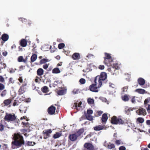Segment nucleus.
<instances>
[{
    "label": "nucleus",
    "mask_w": 150,
    "mask_h": 150,
    "mask_svg": "<svg viewBox=\"0 0 150 150\" xmlns=\"http://www.w3.org/2000/svg\"><path fill=\"white\" fill-rule=\"evenodd\" d=\"M25 66L21 65L19 67V70L21 71L24 69Z\"/></svg>",
    "instance_id": "obj_59"
},
{
    "label": "nucleus",
    "mask_w": 150,
    "mask_h": 150,
    "mask_svg": "<svg viewBox=\"0 0 150 150\" xmlns=\"http://www.w3.org/2000/svg\"><path fill=\"white\" fill-rule=\"evenodd\" d=\"M65 46V44L64 43H60L58 45V48L59 49H61L64 47Z\"/></svg>",
    "instance_id": "obj_42"
},
{
    "label": "nucleus",
    "mask_w": 150,
    "mask_h": 150,
    "mask_svg": "<svg viewBox=\"0 0 150 150\" xmlns=\"http://www.w3.org/2000/svg\"><path fill=\"white\" fill-rule=\"evenodd\" d=\"M27 109V107L24 105H21L20 106V109H19V110L21 113H25Z\"/></svg>",
    "instance_id": "obj_18"
},
{
    "label": "nucleus",
    "mask_w": 150,
    "mask_h": 150,
    "mask_svg": "<svg viewBox=\"0 0 150 150\" xmlns=\"http://www.w3.org/2000/svg\"><path fill=\"white\" fill-rule=\"evenodd\" d=\"M5 86L4 84L1 83H0V90H2L4 89Z\"/></svg>",
    "instance_id": "obj_48"
},
{
    "label": "nucleus",
    "mask_w": 150,
    "mask_h": 150,
    "mask_svg": "<svg viewBox=\"0 0 150 150\" xmlns=\"http://www.w3.org/2000/svg\"><path fill=\"white\" fill-rule=\"evenodd\" d=\"M85 115L86 119L91 121H92L93 120V119L92 116L87 114H85Z\"/></svg>",
    "instance_id": "obj_34"
},
{
    "label": "nucleus",
    "mask_w": 150,
    "mask_h": 150,
    "mask_svg": "<svg viewBox=\"0 0 150 150\" xmlns=\"http://www.w3.org/2000/svg\"><path fill=\"white\" fill-rule=\"evenodd\" d=\"M136 112L139 115L144 116L146 115V110L143 108H141L137 110Z\"/></svg>",
    "instance_id": "obj_13"
},
{
    "label": "nucleus",
    "mask_w": 150,
    "mask_h": 150,
    "mask_svg": "<svg viewBox=\"0 0 150 150\" xmlns=\"http://www.w3.org/2000/svg\"><path fill=\"white\" fill-rule=\"evenodd\" d=\"M61 89L58 91L57 92V94L59 95H63L65 94L67 92V89L65 88H61Z\"/></svg>",
    "instance_id": "obj_16"
},
{
    "label": "nucleus",
    "mask_w": 150,
    "mask_h": 150,
    "mask_svg": "<svg viewBox=\"0 0 150 150\" xmlns=\"http://www.w3.org/2000/svg\"><path fill=\"white\" fill-rule=\"evenodd\" d=\"M18 80L21 83H23V79L22 77H20Z\"/></svg>",
    "instance_id": "obj_60"
},
{
    "label": "nucleus",
    "mask_w": 150,
    "mask_h": 150,
    "mask_svg": "<svg viewBox=\"0 0 150 150\" xmlns=\"http://www.w3.org/2000/svg\"><path fill=\"white\" fill-rule=\"evenodd\" d=\"M72 108H74L77 109V103H75L73 105Z\"/></svg>",
    "instance_id": "obj_54"
},
{
    "label": "nucleus",
    "mask_w": 150,
    "mask_h": 150,
    "mask_svg": "<svg viewBox=\"0 0 150 150\" xmlns=\"http://www.w3.org/2000/svg\"><path fill=\"white\" fill-rule=\"evenodd\" d=\"M52 131L51 129H45L42 132L43 135V138L46 139L50 137V134L52 133Z\"/></svg>",
    "instance_id": "obj_9"
},
{
    "label": "nucleus",
    "mask_w": 150,
    "mask_h": 150,
    "mask_svg": "<svg viewBox=\"0 0 150 150\" xmlns=\"http://www.w3.org/2000/svg\"><path fill=\"white\" fill-rule=\"evenodd\" d=\"M87 113H86L85 112L84 113L85 114H87L91 115L93 113V111L92 110L90 109H88L87 110Z\"/></svg>",
    "instance_id": "obj_43"
},
{
    "label": "nucleus",
    "mask_w": 150,
    "mask_h": 150,
    "mask_svg": "<svg viewBox=\"0 0 150 150\" xmlns=\"http://www.w3.org/2000/svg\"><path fill=\"white\" fill-rule=\"evenodd\" d=\"M15 121V125H18L19 124V122H20V121L19 120H17L16 119V120Z\"/></svg>",
    "instance_id": "obj_58"
},
{
    "label": "nucleus",
    "mask_w": 150,
    "mask_h": 150,
    "mask_svg": "<svg viewBox=\"0 0 150 150\" xmlns=\"http://www.w3.org/2000/svg\"><path fill=\"white\" fill-rule=\"evenodd\" d=\"M135 98V96H132V97L131 101L133 103H136V101Z\"/></svg>",
    "instance_id": "obj_49"
},
{
    "label": "nucleus",
    "mask_w": 150,
    "mask_h": 150,
    "mask_svg": "<svg viewBox=\"0 0 150 150\" xmlns=\"http://www.w3.org/2000/svg\"><path fill=\"white\" fill-rule=\"evenodd\" d=\"M132 110L131 108H125V113L127 114H129V112Z\"/></svg>",
    "instance_id": "obj_39"
},
{
    "label": "nucleus",
    "mask_w": 150,
    "mask_h": 150,
    "mask_svg": "<svg viewBox=\"0 0 150 150\" xmlns=\"http://www.w3.org/2000/svg\"><path fill=\"white\" fill-rule=\"evenodd\" d=\"M105 57H104L103 63L107 66H110L112 64L113 61L110 56V54L107 53H105Z\"/></svg>",
    "instance_id": "obj_4"
},
{
    "label": "nucleus",
    "mask_w": 150,
    "mask_h": 150,
    "mask_svg": "<svg viewBox=\"0 0 150 150\" xmlns=\"http://www.w3.org/2000/svg\"><path fill=\"white\" fill-rule=\"evenodd\" d=\"M27 82L24 81L20 86L18 91V94L21 95L25 93L27 89Z\"/></svg>",
    "instance_id": "obj_7"
},
{
    "label": "nucleus",
    "mask_w": 150,
    "mask_h": 150,
    "mask_svg": "<svg viewBox=\"0 0 150 150\" xmlns=\"http://www.w3.org/2000/svg\"><path fill=\"white\" fill-rule=\"evenodd\" d=\"M121 140H116L115 142V143L117 145H119L121 144Z\"/></svg>",
    "instance_id": "obj_50"
},
{
    "label": "nucleus",
    "mask_w": 150,
    "mask_h": 150,
    "mask_svg": "<svg viewBox=\"0 0 150 150\" xmlns=\"http://www.w3.org/2000/svg\"><path fill=\"white\" fill-rule=\"evenodd\" d=\"M1 39L4 42L7 41L9 39V36L6 34H3L1 37Z\"/></svg>",
    "instance_id": "obj_20"
},
{
    "label": "nucleus",
    "mask_w": 150,
    "mask_h": 150,
    "mask_svg": "<svg viewBox=\"0 0 150 150\" xmlns=\"http://www.w3.org/2000/svg\"><path fill=\"white\" fill-rule=\"evenodd\" d=\"M144 121V119L143 118L139 117L137 119V124L143 123Z\"/></svg>",
    "instance_id": "obj_31"
},
{
    "label": "nucleus",
    "mask_w": 150,
    "mask_h": 150,
    "mask_svg": "<svg viewBox=\"0 0 150 150\" xmlns=\"http://www.w3.org/2000/svg\"><path fill=\"white\" fill-rule=\"evenodd\" d=\"M27 44V41L25 39H23L20 41V44L22 47H25L26 46Z\"/></svg>",
    "instance_id": "obj_22"
},
{
    "label": "nucleus",
    "mask_w": 150,
    "mask_h": 150,
    "mask_svg": "<svg viewBox=\"0 0 150 150\" xmlns=\"http://www.w3.org/2000/svg\"><path fill=\"white\" fill-rule=\"evenodd\" d=\"M72 92L74 94H78L80 93L79 90L77 88H74L72 91Z\"/></svg>",
    "instance_id": "obj_36"
},
{
    "label": "nucleus",
    "mask_w": 150,
    "mask_h": 150,
    "mask_svg": "<svg viewBox=\"0 0 150 150\" xmlns=\"http://www.w3.org/2000/svg\"><path fill=\"white\" fill-rule=\"evenodd\" d=\"M97 81H96V83H93L91 85H90L89 87V89L91 91L95 92H98L99 90L98 89V88H99L98 87V86H97Z\"/></svg>",
    "instance_id": "obj_8"
},
{
    "label": "nucleus",
    "mask_w": 150,
    "mask_h": 150,
    "mask_svg": "<svg viewBox=\"0 0 150 150\" xmlns=\"http://www.w3.org/2000/svg\"><path fill=\"white\" fill-rule=\"evenodd\" d=\"M19 105L18 101L17 100H14V101L13 103V106H15L16 105Z\"/></svg>",
    "instance_id": "obj_44"
},
{
    "label": "nucleus",
    "mask_w": 150,
    "mask_h": 150,
    "mask_svg": "<svg viewBox=\"0 0 150 150\" xmlns=\"http://www.w3.org/2000/svg\"><path fill=\"white\" fill-rule=\"evenodd\" d=\"M108 66L110 67L108 68V70L113 75H116L118 72V69H120L119 64L117 63L113 62L112 64Z\"/></svg>",
    "instance_id": "obj_3"
},
{
    "label": "nucleus",
    "mask_w": 150,
    "mask_h": 150,
    "mask_svg": "<svg viewBox=\"0 0 150 150\" xmlns=\"http://www.w3.org/2000/svg\"><path fill=\"white\" fill-rule=\"evenodd\" d=\"M137 81L139 84L141 86L143 85L145 83L144 79L141 78H139Z\"/></svg>",
    "instance_id": "obj_24"
},
{
    "label": "nucleus",
    "mask_w": 150,
    "mask_h": 150,
    "mask_svg": "<svg viewBox=\"0 0 150 150\" xmlns=\"http://www.w3.org/2000/svg\"><path fill=\"white\" fill-rule=\"evenodd\" d=\"M105 67L104 65H100L98 67V68L101 70L103 69H104Z\"/></svg>",
    "instance_id": "obj_56"
},
{
    "label": "nucleus",
    "mask_w": 150,
    "mask_h": 150,
    "mask_svg": "<svg viewBox=\"0 0 150 150\" xmlns=\"http://www.w3.org/2000/svg\"><path fill=\"white\" fill-rule=\"evenodd\" d=\"M130 96L127 94H125L121 96L122 100L125 102L128 101L129 100Z\"/></svg>",
    "instance_id": "obj_21"
},
{
    "label": "nucleus",
    "mask_w": 150,
    "mask_h": 150,
    "mask_svg": "<svg viewBox=\"0 0 150 150\" xmlns=\"http://www.w3.org/2000/svg\"><path fill=\"white\" fill-rule=\"evenodd\" d=\"M4 129V126L1 124H0V131H2Z\"/></svg>",
    "instance_id": "obj_57"
},
{
    "label": "nucleus",
    "mask_w": 150,
    "mask_h": 150,
    "mask_svg": "<svg viewBox=\"0 0 150 150\" xmlns=\"http://www.w3.org/2000/svg\"><path fill=\"white\" fill-rule=\"evenodd\" d=\"M61 135V134L59 132H56L53 136V138L54 139H56L60 137Z\"/></svg>",
    "instance_id": "obj_33"
},
{
    "label": "nucleus",
    "mask_w": 150,
    "mask_h": 150,
    "mask_svg": "<svg viewBox=\"0 0 150 150\" xmlns=\"http://www.w3.org/2000/svg\"><path fill=\"white\" fill-rule=\"evenodd\" d=\"M111 123L114 125H123L125 122L121 119L118 118L116 116H114L111 118Z\"/></svg>",
    "instance_id": "obj_5"
},
{
    "label": "nucleus",
    "mask_w": 150,
    "mask_h": 150,
    "mask_svg": "<svg viewBox=\"0 0 150 150\" xmlns=\"http://www.w3.org/2000/svg\"><path fill=\"white\" fill-rule=\"evenodd\" d=\"M4 78L1 76H0V82H4Z\"/></svg>",
    "instance_id": "obj_55"
},
{
    "label": "nucleus",
    "mask_w": 150,
    "mask_h": 150,
    "mask_svg": "<svg viewBox=\"0 0 150 150\" xmlns=\"http://www.w3.org/2000/svg\"><path fill=\"white\" fill-rule=\"evenodd\" d=\"M93 55L92 54H88L87 56V57L88 58H90L91 57H93Z\"/></svg>",
    "instance_id": "obj_63"
},
{
    "label": "nucleus",
    "mask_w": 150,
    "mask_h": 150,
    "mask_svg": "<svg viewBox=\"0 0 150 150\" xmlns=\"http://www.w3.org/2000/svg\"><path fill=\"white\" fill-rule=\"evenodd\" d=\"M135 92L140 94H143L144 93H147V92L144 89L142 88L137 89L135 90Z\"/></svg>",
    "instance_id": "obj_19"
},
{
    "label": "nucleus",
    "mask_w": 150,
    "mask_h": 150,
    "mask_svg": "<svg viewBox=\"0 0 150 150\" xmlns=\"http://www.w3.org/2000/svg\"><path fill=\"white\" fill-rule=\"evenodd\" d=\"M119 150H126V148L125 146H121L119 147Z\"/></svg>",
    "instance_id": "obj_53"
},
{
    "label": "nucleus",
    "mask_w": 150,
    "mask_h": 150,
    "mask_svg": "<svg viewBox=\"0 0 150 150\" xmlns=\"http://www.w3.org/2000/svg\"><path fill=\"white\" fill-rule=\"evenodd\" d=\"M12 100V98L7 99L4 101L3 103L5 106H7L11 103Z\"/></svg>",
    "instance_id": "obj_23"
},
{
    "label": "nucleus",
    "mask_w": 150,
    "mask_h": 150,
    "mask_svg": "<svg viewBox=\"0 0 150 150\" xmlns=\"http://www.w3.org/2000/svg\"><path fill=\"white\" fill-rule=\"evenodd\" d=\"M14 82V81L13 80L12 78H10L9 79L8 83H13Z\"/></svg>",
    "instance_id": "obj_46"
},
{
    "label": "nucleus",
    "mask_w": 150,
    "mask_h": 150,
    "mask_svg": "<svg viewBox=\"0 0 150 150\" xmlns=\"http://www.w3.org/2000/svg\"><path fill=\"white\" fill-rule=\"evenodd\" d=\"M86 119L85 115H83L79 119V121H81L82 120H83Z\"/></svg>",
    "instance_id": "obj_51"
},
{
    "label": "nucleus",
    "mask_w": 150,
    "mask_h": 150,
    "mask_svg": "<svg viewBox=\"0 0 150 150\" xmlns=\"http://www.w3.org/2000/svg\"><path fill=\"white\" fill-rule=\"evenodd\" d=\"M7 93V91L6 90H4L1 93V96L3 97L5 96Z\"/></svg>",
    "instance_id": "obj_41"
},
{
    "label": "nucleus",
    "mask_w": 150,
    "mask_h": 150,
    "mask_svg": "<svg viewBox=\"0 0 150 150\" xmlns=\"http://www.w3.org/2000/svg\"><path fill=\"white\" fill-rule=\"evenodd\" d=\"M49 61V60L47 59L46 58L42 59L40 61V64H45V63Z\"/></svg>",
    "instance_id": "obj_32"
},
{
    "label": "nucleus",
    "mask_w": 150,
    "mask_h": 150,
    "mask_svg": "<svg viewBox=\"0 0 150 150\" xmlns=\"http://www.w3.org/2000/svg\"><path fill=\"white\" fill-rule=\"evenodd\" d=\"M108 114L105 113L102 115L101 118V123L103 124H105L108 120V117L107 115Z\"/></svg>",
    "instance_id": "obj_12"
},
{
    "label": "nucleus",
    "mask_w": 150,
    "mask_h": 150,
    "mask_svg": "<svg viewBox=\"0 0 150 150\" xmlns=\"http://www.w3.org/2000/svg\"><path fill=\"white\" fill-rule=\"evenodd\" d=\"M128 88V86H126L123 87L122 89V93H124L127 92Z\"/></svg>",
    "instance_id": "obj_38"
},
{
    "label": "nucleus",
    "mask_w": 150,
    "mask_h": 150,
    "mask_svg": "<svg viewBox=\"0 0 150 150\" xmlns=\"http://www.w3.org/2000/svg\"><path fill=\"white\" fill-rule=\"evenodd\" d=\"M13 141L12 142V146L20 147L24 144L25 142L21 134L18 133H15L13 134Z\"/></svg>",
    "instance_id": "obj_1"
},
{
    "label": "nucleus",
    "mask_w": 150,
    "mask_h": 150,
    "mask_svg": "<svg viewBox=\"0 0 150 150\" xmlns=\"http://www.w3.org/2000/svg\"><path fill=\"white\" fill-rule=\"evenodd\" d=\"M49 64H45L43 66V68L44 69H47L48 68V65Z\"/></svg>",
    "instance_id": "obj_52"
},
{
    "label": "nucleus",
    "mask_w": 150,
    "mask_h": 150,
    "mask_svg": "<svg viewBox=\"0 0 150 150\" xmlns=\"http://www.w3.org/2000/svg\"><path fill=\"white\" fill-rule=\"evenodd\" d=\"M84 129L83 128L79 130L76 133V135L78 136V137L80 136L83 132Z\"/></svg>",
    "instance_id": "obj_27"
},
{
    "label": "nucleus",
    "mask_w": 150,
    "mask_h": 150,
    "mask_svg": "<svg viewBox=\"0 0 150 150\" xmlns=\"http://www.w3.org/2000/svg\"><path fill=\"white\" fill-rule=\"evenodd\" d=\"M8 53L7 51H4L2 52V55L4 56H6L7 54Z\"/></svg>",
    "instance_id": "obj_62"
},
{
    "label": "nucleus",
    "mask_w": 150,
    "mask_h": 150,
    "mask_svg": "<svg viewBox=\"0 0 150 150\" xmlns=\"http://www.w3.org/2000/svg\"><path fill=\"white\" fill-rule=\"evenodd\" d=\"M19 20L21 21H22L23 23V22H25L27 20L26 19L23 18H19Z\"/></svg>",
    "instance_id": "obj_61"
},
{
    "label": "nucleus",
    "mask_w": 150,
    "mask_h": 150,
    "mask_svg": "<svg viewBox=\"0 0 150 150\" xmlns=\"http://www.w3.org/2000/svg\"><path fill=\"white\" fill-rule=\"evenodd\" d=\"M16 116L14 114H12L11 113H6L4 120L7 122L13 121L16 119Z\"/></svg>",
    "instance_id": "obj_6"
},
{
    "label": "nucleus",
    "mask_w": 150,
    "mask_h": 150,
    "mask_svg": "<svg viewBox=\"0 0 150 150\" xmlns=\"http://www.w3.org/2000/svg\"><path fill=\"white\" fill-rule=\"evenodd\" d=\"M56 110V108L52 105L48 108L47 111L49 115H52L55 114Z\"/></svg>",
    "instance_id": "obj_10"
},
{
    "label": "nucleus",
    "mask_w": 150,
    "mask_h": 150,
    "mask_svg": "<svg viewBox=\"0 0 150 150\" xmlns=\"http://www.w3.org/2000/svg\"><path fill=\"white\" fill-rule=\"evenodd\" d=\"M35 144V143L34 142L26 141L25 146H33Z\"/></svg>",
    "instance_id": "obj_26"
},
{
    "label": "nucleus",
    "mask_w": 150,
    "mask_h": 150,
    "mask_svg": "<svg viewBox=\"0 0 150 150\" xmlns=\"http://www.w3.org/2000/svg\"><path fill=\"white\" fill-rule=\"evenodd\" d=\"M71 58L74 60H79L81 58V56L79 53L75 52L72 55Z\"/></svg>",
    "instance_id": "obj_14"
},
{
    "label": "nucleus",
    "mask_w": 150,
    "mask_h": 150,
    "mask_svg": "<svg viewBox=\"0 0 150 150\" xmlns=\"http://www.w3.org/2000/svg\"><path fill=\"white\" fill-rule=\"evenodd\" d=\"M97 112L98 115L99 116H100L103 113V112L101 111H98Z\"/></svg>",
    "instance_id": "obj_64"
},
{
    "label": "nucleus",
    "mask_w": 150,
    "mask_h": 150,
    "mask_svg": "<svg viewBox=\"0 0 150 150\" xmlns=\"http://www.w3.org/2000/svg\"><path fill=\"white\" fill-rule=\"evenodd\" d=\"M79 82L82 84H84L86 82L85 79L83 78H81L79 80Z\"/></svg>",
    "instance_id": "obj_45"
},
{
    "label": "nucleus",
    "mask_w": 150,
    "mask_h": 150,
    "mask_svg": "<svg viewBox=\"0 0 150 150\" xmlns=\"http://www.w3.org/2000/svg\"><path fill=\"white\" fill-rule=\"evenodd\" d=\"M110 144H108L107 146V147L108 149H112L115 148V144H110Z\"/></svg>",
    "instance_id": "obj_35"
},
{
    "label": "nucleus",
    "mask_w": 150,
    "mask_h": 150,
    "mask_svg": "<svg viewBox=\"0 0 150 150\" xmlns=\"http://www.w3.org/2000/svg\"><path fill=\"white\" fill-rule=\"evenodd\" d=\"M107 75L105 72H101L100 75L97 76L94 79V82H98V87L100 88L102 85V81L105 80L107 78Z\"/></svg>",
    "instance_id": "obj_2"
},
{
    "label": "nucleus",
    "mask_w": 150,
    "mask_h": 150,
    "mask_svg": "<svg viewBox=\"0 0 150 150\" xmlns=\"http://www.w3.org/2000/svg\"><path fill=\"white\" fill-rule=\"evenodd\" d=\"M37 58V55L35 54H33L31 57L30 59L31 62H33L35 61Z\"/></svg>",
    "instance_id": "obj_29"
},
{
    "label": "nucleus",
    "mask_w": 150,
    "mask_h": 150,
    "mask_svg": "<svg viewBox=\"0 0 150 150\" xmlns=\"http://www.w3.org/2000/svg\"><path fill=\"white\" fill-rule=\"evenodd\" d=\"M21 124L23 126V127H28L30 126V124L28 122L25 123L23 122H22Z\"/></svg>",
    "instance_id": "obj_37"
},
{
    "label": "nucleus",
    "mask_w": 150,
    "mask_h": 150,
    "mask_svg": "<svg viewBox=\"0 0 150 150\" xmlns=\"http://www.w3.org/2000/svg\"><path fill=\"white\" fill-rule=\"evenodd\" d=\"M106 127H105V125H99L93 127L95 131H99L106 129Z\"/></svg>",
    "instance_id": "obj_15"
},
{
    "label": "nucleus",
    "mask_w": 150,
    "mask_h": 150,
    "mask_svg": "<svg viewBox=\"0 0 150 150\" xmlns=\"http://www.w3.org/2000/svg\"><path fill=\"white\" fill-rule=\"evenodd\" d=\"M69 138L71 141H74L77 139L78 136L76 134H70L69 136Z\"/></svg>",
    "instance_id": "obj_17"
},
{
    "label": "nucleus",
    "mask_w": 150,
    "mask_h": 150,
    "mask_svg": "<svg viewBox=\"0 0 150 150\" xmlns=\"http://www.w3.org/2000/svg\"><path fill=\"white\" fill-rule=\"evenodd\" d=\"M42 91L44 93H46L48 92V88L46 86H45L42 87L41 89Z\"/></svg>",
    "instance_id": "obj_28"
},
{
    "label": "nucleus",
    "mask_w": 150,
    "mask_h": 150,
    "mask_svg": "<svg viewBox=\"0 0 150 150\" xmlns=\"http://www.w3.org/2000/svg\"><path fill=\"white\" fill-rule=\"evenodd\" d=\"M88 103L90 104H93L94 103L93 99L91 98H88L87 100Z\"/></svg>",
    "instance_id": "obj_40"
},
{
    "label": "nucleus",
    "mask_w": 150,
    "mask_h": 150,
    "mask_svg": "<svg viewBox=\"0 0 150 150\" xmlns=\"http://www.w3.org/2000/svg\"><path fill=\"white\" fill-rule=\"evenodd\" d=\"M59 69L57 67L54 68L52 70V73L53 74H58L60 72Z\"/></svg>",
    "instance_id": "obj_30"
},
{
    "label": "nucleus",
    "mask_w": 150,
    "mask_h": 150,
    "mask_svg": "<svg viewBox=\"0 0 150 150\" xmlns=\"http://www.w3.org/2000/svg\"><path fill=\"white\" fill-rule=\"evenodd\" d=\"M44 73L43 70L41 68H39L37 71V74L38 75L41 76Z\"/></svg>",
    "instance_id": "obj_25"
},
{
    "label": "nucleus",
    "mask_w": 150,
    "mask_h": 150,
    "mask_svg": "<svg viewBox=\"0 0 150 150\" xmlns=\"http://www.w3.org/2000/svg\"><path fill=\"white\" fill-rule=\"evenodd\" d=\"M84 147L88 150H95L94 146L90 143H86Z\"/></svg>",
    "instance_id": "obj_11"
},
{
    "label": "nucleus",
    "mask_w": 150,
    "mask_h": 150,
    "mask_svg": "<svg viewBox=\"0 0 150 150\" xmlns=\"http://www.w3.org/2000/svg\"><path fill=\"white\" fill-rule=\"evenodd\" d=\"M23 57L22 56H20L18 57V61L19 62H22Z\"/></svg>",
    "instance_id": "obj_47"
}]
</instances>
